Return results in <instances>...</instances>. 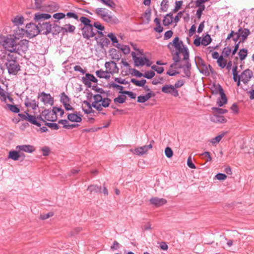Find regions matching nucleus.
Masks as SVG:
<instances>
[{
    "label": "nucleus",
    "instance_id": "1",
    "mask_svg": "<svg viewBox=\"0 0 254 254\" xmlns=\"http://www.w3.org/2000/svg\"><path fill=\"white\" fill-rule=\"evenodd\" d=\"M95 12L99 17L107 23L117 24L119 22L118 19L106 8H97L95 9Z\"/></svg>",
    "mask_w": 254,
    "mask_h": 254
},
{
    "label": "nucleus",
    "instance_id": "2",
    "mask_svg": "<svg viewBox=\"0 0 254 254\" xmlns=\"http://www.w3.org/2000/svg\"><path fill=\"white\" fill-rule=\"evenodd\" d=\"M168 48L172 49L175 48L177 52H181L184 56V60H188L189 58V52L188 48L184 47L182 41L179 40V38L176 37L174 38L172 42H170L168 44Z\"/></svg>",
    "mask_w": 254,
    "mask_h": 254
},
{
    "label": "nucleus",
    "instance_id": "3",
    "mask_svg": "<svg viewBox=\"0 0 254 254\" xmlns=\"http://www.w3.org/2000/svg\"><path fill=\"white\" fill-rule=\"evenodd\" d=\"M94 101L92 104V106L98 111H101L103 107H108L111 102V100L108 98H103L100 94L94 95Z\"/></svg>",
    "mask_w": 254,
    "mask_h": 254
},
{
    "label": "nucleus",
    "instance_id": "4",
    "mask_svg": "<svg viewBox=\"0 0 254 254\" xmlns=\"http://www.w3.org/2000/svg\"><path fill=\"white\" fill-rule=\"evenodd\" d=\"M0 44L9 52L14 53L15 50L16 44L15 39L11 36L7 37L0 36Z\"/></svg>",
    "mask_w": 254,
    "mask_h": 254
},
{
    "label": "nucleus",
    "instance_id": "5",
    "mask_svg": "<svg viewBox=\"0 0 254 254\" xmlns=\"http://www.w3.org/2000/svg\"><path fill=\"white\" fill-rule=\"evenodd\" d=\"M139 53H136L134 52H131V56L134 61V64L136 66H143L146 65L149 66L151 64L150 61L144 57L139 56Z\"/></svg>",
    "mask_w": 254,
    "mask_h": 254
},
{
    "label": "nucleus",
    "instance_id": "6",
    "mask_svg": "<svg viewBox=\"0 0 254 254\" xmlns=\"http://www.w3.org/2000/svg\"><path fill=\"white\" fill-rule=\"evenodd\" d=\"M153 142L154 141L152 140L148 145L137 147L134 149H130L129 151L134 155L142 156L147 154L148 150L152 148V144L151 143Z\"/></svg>",
    "mask_w": 254,
    "mask_h": 254
},
{
    "label": "nucleus",
    "instance_id": "7",
    "mask_svg": "<svg viewBox=\"0 0 254 254\" xmlns=\"http://www.w3.org/2000/svg\"><path fill=\"white\" fill-rule=\"evenodd\" d=\"M25 31L27 37L29 38L36 36L40 33L39 26L34 23L27 24Z\"/></svg>",
    "mask_w": 254,
    "mask_h": 254
},
{
    "label": "nucleus",
    "instance_id": "8",
    "mask_svg": "<svg viewBox=\"0 0 254 254\" xmlns=\"http://www.w3.org/2000/svg\"><path fill=\"white\" fill-rule=\"evenodd\" d=\"M28 40H21L18 44H16L15 50H14V53L20 55L25 53L28 49Z\"/></svg>",
    "mask_w": 254,
    "mask_h": 254
},
{
    "label": "nucleus",
    "instance_id": "9",
    "mask_svg": "<svg viewBox=\"0 0 254 254\" xmlns=\"http://www.w3.org/2000/svg\"><path fill=\"white\" fill-rule=\"evenodd\" d=\"M38 98L40 99L41 101L45 105H52L53 104L54 99L50 94L43 92L39 94Z\"/></svg>",
    "mask_w": 254,
    "mask_h": 254
},
{
    "label": "nucleus",
    "instance_id": "10",
    "mask_svg": "<svg viewBox=\"0 0 254 254\" xmlns=\"http://www.w3.org/2000/svg\"><path fill=\"white\" fill-rule=\"evenodd\" d=\"M162 92L166 94H170L174 97H177L179 95L178 91L175 88V87L171 84H165L161 89Z\"/></svg>",
    "mask_w": 254,
    "mask_h": 254
},
{
    "label": "nucleus",
    "instance_id": "11",
    "mask_svg": "<svg viewBox=\"0 0 254 254\" xmlns=\"http://www.w3.org/2000/svg\"><path fill=\"white\" fill-rule=\"evenodd\" d=\"M106 67V70L110 75L118 73L119 68L118 67L117 64L114 62H107L105 64Z\"/></svg>",
    "mask_w": 254,
    "mask_h": 254
},
{
    "label": "nucleus",
    "instance_id": "12",
    "mask_svg": "<svg viewBox=\"0 0 254 254\" xmlns=\"http://www.w3.org/2000/svg\"><path fill=\"white\" fill-rule=\"evenodd\" d=\"M5 65L9 74L15 75L20 70L19 65L14 61L7 62L5 63Z\"/></svg>",
    "mask_w": 254,
    "mask_h": 254
},
{
    "label": "nucleus",
    "instance_id": "13",
    "mask_svg": "<svg viewBox=\"0 0 254 254\" xmlns=\"http://www.w3.org/2000/svg\"><path fill=\"white\" fill-rule=\"evenodd\" d=\"M253 75V71L249 69H247L243 71L239 77L245 84H247L251 79Z\"/></svg>",
    "mask_w": 254,
    "mask_h": 254
},
{
    "label": "nucleus",
    "instance_id": "14",
    "mask_svg": "<svg viewBox=\"0 0 254 254\" xmlns=\"http://www.w3.org/2000/svg\"><path fill=\"white\" fill-rule=\"evenodd\" d=\"M82 34L83 37L86 39H89L95 35L93 31V26H84L82 28Z\"/></svg>",
    "mask_w": 254,
    "mask_h": 254
},
{
    "label": "nucleus",
    "instance_id": "15",
    "mask_svg": "<svg viewBox=\"0 0 254 254\" xmlns=\"http://www.w3.org/2000/svg\"><path fill=\"white\" fill-rule=\"evenodd\" d=\"M42 117H44V119L48 121L54 122L57 120V115L54 111V110H45L42 113Z\"/></svg>",
    "mask_w": 254,
    "mask_h": 254
},
{
    "label": "nucleus",
    "instance_id": "16",
    "mask_svg": "<svg viewBox=\"0 0 254 254\" xmlns=\"http://www.w3.org/2000/svg\"><path fill=\"white\" fill-rule=\"evenodd\" d=\"M216 87L218 88V92H219V94L221 96L220 99L218 100L217 103L219 107H222L227 103V99L221 86L218 85Z\"/></svg>",
    "mask_w": 254,
    "mask_h": 254
},
{
    "label": "nucleus",
    "instance_id": "17",
    "mask_svg": "<svg viewBox=\"0 0 254 254\" xmlns=\"http://www.w3.org/2000/svg\"><path fill=\"white\" fill-rule=\"evenodd\" d=\"M39 32L43 34H48L51 32L52 25L48 22H39Z\"/></svg>",
    "mask_w": 254,
    "mask_h": 254
},
{
    "label": "nucleus",
    "instance_id": "18",
    "mask_svg": "<svg viewBox=\"0 0 254 254\" xmlns=\"http://www.w3.org/2000/svg\"><path fill=\"white\" fill-rule=\"evenodd\" d=\"M61 101L66 110H71L72 109V107L70 105V99L64 92L61 94Z\"/></svg>",
    "mask_w": 254,
    "mask_h": 254
},
{
    "label": "nucleus",
    "instance_id": "19",
    "mask_svg": "<svg viewBox=\"0 0 254 254\" xmlns=\"http://www.w3.org/2000/svg\"><path fill=\"white\" fill-rule=\"evenodd\" d=\"M16 149L18 151H22L29 153H33L35 150L34 146L30 144L17 145L16 147Z\"/></svg>",
    "mask_w": 254,
    "mask_h": 254
},
{
    "label": "nucleus",
    "instance_id": "20",
    "mask_svg": "<svg viewBox=\"0 0 254 254\" xmlns=\"http://www.w3.org/2000/svg\"><path fill=\"white\" fill-rule=\"evenodd\" d=\"M151 204L156 207H160L166 203L167 200L163 198L152 197L150 199Z\"/></svg>",
    "mask_w": 254,
    "mask_h": 254
},
{
    "label": "nucleus",
    "instance_id": "21",
    "mask_svg": "<svg viewBox=\"0 0 254 254\" xmlns=\"http://www.w3.org/2000/svg\"><path fill=\"white\" fill-rule=\"evenodd\" d=\"M82 116L77 112L69 114L67 115V119L72 122L79 123L82 121Z\"/></svg>",
    "mask_w": 254,
    "mask_h": 254
},
{
    "label": "nucleus",
    "instance_id": "22",
    "mask_svg": "<svg viewBox=\"0 0 254 254\" xmlns=\"http://www.w3.org/2000/svg\"><path fill=\"white\" fill-rule=\"evenodd\" d=\"M25 35H26V31L25 30L22 28L17 27L16 29L14 30V34L11 36L16 40L22 38Z\"/></svg>",
    "mask_w": 254,
    "mask_h": 254
},
{
    "label": "nucleus",
    "instance_id": "23",
    "mask_svg": "<svg viewBox=\"0 0 254 254\" xmlns=\"http://www.w3.org/2000/svg\"><path fill=\"white\" fill-rule=\"evenodd\" d=\"M24 104L27 108H31L33 110H35L38 107V104L35 100H32L26 98L25 100Z\"/></svg>",
    "mask_w": 254,
    "mask_h": 254
},
{
    "label": "nucleus",
    "instance_id": "24",
    "mask_svg": "<svg viewBox=\"0 0 254 254\" xmlns=\"http://www.w3.org/2000/svg\"><path fill=\"white\" fill-rule=\"evenodd\" d=\"M0 99L2 101L4 102L5 103H7L8 102L10 103L13 102V99L11 98L8 95V93H6L3 89L0 90Z\"/></svg>",
    "mask_w": 254,
    "mask_h": 254
},
{
    "label": "nucleus",
    "instance_id": "25",
    "mask_svg": "<svg viewBox=\"0 0 254 254\" xmlns=\"http://www.w3.org/2000/svg\"><path fill=\"white\" fill-rule=\"evenodd\" d=\"M82 80L85 84H91V82H93L94 83H96L97 82V79L95 77V76L89 73H86L85 77L82 78Z\"/></svg>",
    "mask_w": 254,
    "mask_h": 254
},
{
    "label": "nucleus",
    "instance_id": "26",
    "mask_svg": "<svg viewBox=\"0 0 254 254\" xmlns=\"http://www.w3.org/2000/svg\"><path fill=\"white\" fill-rule=\"evenodd\" d=\"M51 15L47 13H37L35 14L34 19L35 20L41 22L42 20L48 19L51 18Z\"/></svg>",
    "mask_w": 254,
    "mask_h": 254
},
{
    "label": "nucleus",
    "instance_id": "27",
    "mask_svg": "<svg viewBox=\"0 0 254 254\" xmlns=\"http://www.w3.org/2000/svg\"><path fill=\"white\" fill-rule=\"evenodd\" d=\"M58 28L59 30L63 33L73 32L75 29V26L70 24H65L63 27H59Z\"/></svg>",
    "mask_w": 254,
    "mask_h": 254
},
{
    "label": "nucleus",
    "instance_id": "28",
    "mask_svg": "<svg viewBox=\"0 0 254 254\" xmlns=\"http://www.w3.org/2000/svg\"><path fill=\"white\" fill-rule=\"evenodd\" d=\"M15 53H5L1 57L3 60H5L7 61V62H11L12 61L15 62L16 59V57L15 56Z\"/></svg>",
    "mask_w": 254,
    "mask_h": 254
},
{
    "label": "nucleus",
    "instance_id": "29",
    "mask_svg": "<svg viewBox=\"0 0 254 254\" xmlns=\"http://www.w3.org/2000/svg\"><path fill=\"white\" fill-rule=\"evenodd\" d=\"M185 64L184 65H179L180 68H183L184 69V75L183 76H186L187 77H189L190 74V64H189V63L188 62V60H185Z\"/></svg>",
    "mask_w": 254,
    "mask_h": 254
},
{
    "label": "nucleus",
    "instance_id": "30",
    "mask_svg": "<svg viewBox=\"0 0 254 254\" xmlns=\"http://www.w3.org/2000/svg\"><path fill=\"white\" fill-rule=\"evenodd\" d=\"M197 66L200 72L206 75L209 74V68L202 61H201V63L197 65Z\"/></svg>",
    "mask_w": 254,
    "mask_h": 254
},
{
    "label": "nucleus",
    "instance_id": "31",
    "mask_svg": "<svg viewBox=\"0 0 254 254\" xmlns=\"http://www.w3.org/2000/svg\"><path fill=\"white\" fill-rule=\"evenodd\" d=\"M96 75L100 78H105L106 79H109L111 76L107 72L106 70L104 71L102 69L97 70L96 71Z\"/></svg>",
    "mask_w": 254,
    "mask_h": 254
},
{
    "label": "nucleus",
    "instance_id": "32",
    "mask_svg": "<svg viewBox=\"0 0 254 254\" xmlns=\"http://www.w3.org/2000/svg\"><path fill=\"white\" fill-rule=\"evenodd\" d=\"M20 154L16 150L10 151L8 153V158L14 161L18 160L20 158Z\"/></svg>",
    "mask_w": 254,
    "mask_h": 254
},
{
    "label": "nucleus",
    "instance_id": "33",
    "mask_svg": "<svg viewBox=\"0 0 254 254\" xmlns=\"http://www.w3.org/2000/svg\"><path fill=\"white\" fill-rule=\"evenodd\" d=\"M24 18L23 16L17 15L11 19V21L16 26L22 25L23 23Z\"/></svg>",
    "mask_w": 254,
    "mask_h": 254
},
{
    "label": "nucleus",
    "instance_id": "34",
    "mask_svg": "<svg viewBox=\"0 0 254 254\" xmlns=\"http://www.w3.org/2000/svg\"><path fill=\"white\" fill-rule=\"evenodd\" d=\"M116 48L120 49L125 55H127L130 52V48L127 45L120 44L116 46Z\"/></svg>",
    "mask_w": 254,
    "mask_h": 254
},
{
    "label": "nucleus",
    "instance_id": "35",
    "mask_svg": "<svg viewBox=\"0 0 254 254\" xmlns=\"http://www.w3.org/2000/svg\"><path fill=\"white\" fill-rule=\"evenodd\" d=\"M238 33L240 36L241 39L244 41L247 39V37L250 34V31L248 29H244L242 30L240 29L239 33Z\"/></svg>",
    "mask_w": 254,
    "mask_h": 254
},
{
    "label": "nucleus",
    "instance_id": "36",
    "mask_svg": "<svg viewBox=\"0 0 254 254\" xmlns=\"http://www.w3.org/2000/svg\"><path fill=\"white\" fill-rule=\"evenodd\" d=\"M27 121L37 127H40L41 126V124L37 122V119L34 116L29 115Z\"/></svg>",
    "mask_w": 254,
    "mask_h": 254
},
{
    "label": "nucleus",
    "instance_id": "37",
    "mask_svg": "<svg viewBox=\"0 0 254 254\" xmlns=\"http://www.w3.org/2000/svg\"><path fill=\"white\" fill-rule=\"evenodd\" d=\"M107 37L111 39L113 46L116 47V46L118 44H120L118 43V40L117 37L115 34H114L113 33H110L107 35Z\"/></svg>",
    "mask_w": 254,
    "mask_h": 254
},
{
    "label": "nucleus",
    "instance_id": "38",
    "mask_svg": "<svg viewBox=\"0 0 254 254\" xmlns=\"http://www.w3.org/2000/svg\"><path fill=\"white\" fill-rule=\"evenodd\" d=\"M201 40V45H202L204 46H206L211 43V38L209 35L207 34L204 37H203Z\"/></svg>",
    "mask_w": 254,
    "mask_h": 254
},
{
    "label": "nucleus",
    "instance_id": "39",
    "mask_svg": "<svg viewBox=\"0 0 254 254\" xmlns=\"http://www.w3.org/2000/svg\"><path fill=\"white\" fill-rule=\"evenodd\" d=\"M131 82L136 86L142 87L144 86L145 84L146 83V80L145 79L137 80L134 78H132L131 79Z\"/></svg>",
    "mask_w": 254,
    "mask_h": 254
},
{
    "label": "nucleus",
    "instance_id": "40",
    "mask_svg": "<svg viewBox=\"0 0 254 254\" xmlns=\"http://www.w3.org/2000/svg\"><path fill=\"white\" fill-rule=\"evenodd\" d=\"M151 93H148L144 96H139L137 98V102L139 103H144L151 98Z\"/></svg>",
    "mask_w": 254,
    "mask_h": 254
},
{
    "label": "nucleus",
    "instance_id": "41",
    "mask_svg": "<svg viewBox=\"0 0 254 254\" xmlns=\"http://www.w3.org/2000/svg\"><path fill=\"white\" fill-rule=\"evenodd\" d=\"M226 132H224L216 136L215 137L211 139L210 142L213 144H216L220 142L222 137L225 135Z\"/></svg>",
    "mask_w": 254,
    "mask_h": 254
},
{
    "label": "nucleus",
    "instance_id": "42",
    "mask_svg": "<svg viewBox=\"0 0 254 254\" xmlns=\"http://www.w3.org/2000/svg\"><path fill=\"white\" fill-rule=\"evenodd\" d=\"M172 22V16L169 14H167L163 20V23L165 26H168Z\"/></svg>",
    "mask_w": 254,
    "mask_h": 254
},
{
    "label": "nucleus",
    "instance_id": "43",
    "mask_svg": "<svg viewBox=\"0 0 254 254\" xmlns=\"http://www.w3.org/2000/svg\"><path fill=\"white\" fill-rule=\"evenodd\" d=\"M240 59L241 61L244 60L248 55V50L246 49H242L240 50L238 53Z\"/></svg>",
    "mask_w": 254,
    "mask_h": 254
},
{
    "label": "nucleus",
    "instance_id": "44",
    "mask_svg": "<svg viewBox=\"0 0 254 254\" xmlns=\"http://www.w3.org/2000/svg\"><path fill=\"white\" fill-rule=\"evenodd\" d=\"M102 3L109 7L113 9L116 7V4L111 0H100Z\"/></svg>",
    "mask_w": 254,
    "mask_h": 254
},
{
    "label": "nucleus",
    "instance_id": "45",
    "mask_svg": "<svg viewBox=\"0 0 254 254\" xmlns=\"http://www.w3.org/2000/svg\"><path fill=\"white\" fill-rule=\"evenodd\" d=\"M217 62L219 66L222 68H224L226 65L227 61L222 56H220V58H218Z\"/></svg>",
    "mask_w": 254,
    "mask_h": 254
},
{
    "label": "nucleus",
    "instance_id": "46",
    "mask_svg": "<svg viewBox=\"0 0 254 254\" xmlns=\"http://www.w3.org/2000/svg\"><path fill=\"white\" fill-rule=\"evenodd\" d=\"M68 122L66 120H61L59 121V123L62 125H64V127L65 128H70L72 127H75L76 125H72L70 126L67 125Z\"/></svg>",
    "mask_w": 254,
    "mask_h": 254
},
{
    "label": "nucleus",
    "instance_id": "47",
    "mask_svg": "<svg viewBox=\"0 0 254 254\" xmlns=\"http://www.w3.org/2000/svg\"><path fill=\"white\" fill-rule=\"evenodd\" d=\"M80 21L84 25V26H93L90 24V20L87 17L82 16L80 18Z\"/></svg>",
    "mask_w": 254,
    "mask_h": 254
},
{
    "label": "nucleus",
    "instance_id": "48",
    "mask_svg": "<svg viewBox=\"0 0 254 254\" xmlns=\"http://www.w3.org/2000/svg\"><path fill=\"white\" fill-rule=\"evenodd\" d=\"M212 110L215 113L218 114H224L228 111L226 109L216 107L212 108Z\"/></svg>",
    "mask_w": 254,
    "mask_h": 254
},
{
    "label": "nucleus",
    "instance_id": "49",
    "mask_svg": "<svg viewBox=\"0 0 254 254\" xmlns=\"http://www.w3.org/2000/svg\"><path fill=\"white\" fill-rule=\"evenodd\" d=\"M53 109L55 113V115H57V118L58 117V116L62 117L64 114V111L60 108L54 107Z\"/></svg>",
    "mask_w": 254,
    "mask_h": 254
},
{
    "label": "nucleus",
    "instance_id": "50",
    "mask_svg": "<svg viewBox=\"0 0 254 254\" xmlns=\"http://www.w3.org/2000/svg\"><path fill=\"white\" fill-rule=\"evenodd\" d=\"M100 190V188L97 185H91L88 188V190H89L90 193L99 191Z\"/></svg>",
    "mask_w": 254,
    "mask_h": 254
},
{
    "label": "nucleus",
    "instance_id": "51",
    "mask_svg": "<svg viewBox=\"0 0 254 254\" xmlns=\"http://www.w3.org/2000/svg\"><path fill=\"white\" fill-rule=\"evenodd\" d=\"M8 108L12 112L17 113L19 112V109L15 106L7 104L6 105Z\"/></svg>",
    "mask_w": 254,
    "mask_h": 254
},
{
    "label": "nucleus",
    "instance_id": "52",
    "mask_svg": "<svg viewBox=\"0 0 254 254\" xmlns=\"http://www.w3.org/2000/svg\"><path fill=\"white\" fill-rule=\"evenodd\" d=\"M196 6L198 7V9L196 11V15L198 18H200L201 17L202 11L205 9V5Z\"/></svg>",
    "mask_w": 254,
    "mask_h": 254
},
{
    "label": "nucleus",
    "instance_id": "53",
    "mask_svg": "<svg viewBox=\"0 0 254 254\" xmlns=\"http://www.w3.org/2000/svg\"><path fill=\"white\" fill-rule=\"evenodd\" d=\"M165 155L168 158H170L172 157V156L173 155V152L170 147H167L165 149Z\"/></svg>",
    "mask_w": 254,
    "mask_h": 254
},
{
    "label": "nucleus",
    "instance_id": "54",
    "mask_svg": "<svg viewBox=\"0 0 254 254\" xmlns=\"http://www.w3.org/2000/svg\"><path fill=\"white\" fill-rule=\"evenodd\" d=\"M155 72L153 71H148L145 72L143 74V77L147 78V79H151L155 75Z\"/></svg>",
    "mask_w": 254,
    "mask_h": 254
},
{
    "label": "nucleus",
    "instance_id": "55",
    "mask_svg": "<svg viewBox=\"0 0 254 254\" xmlns=\"http://www.w3.org/2000/svg\"><path fill=\"white\" fill-rule=\"evenodd\" d=\"M201 156L203 158L206 159V162H210L211 161L212 158L210 155V153L208 151H205L201 154Z\"/></svg>",
    "mask_w": 254,
    "mask_h": 254
},
{
    "label": "nucleus",
    "instance_id": "56",
    "mask_svg": "<svg viewBox=\"0 0 254 254\" xmlns=\"http://www.w3.org/2000/svg\"><path fill=\"white\" fill-rule=\"evenodd\" d=\"M110 53L112 59L118 60L120 59V56L117 54V52L116 49H112L110 51Z\"/></svg>",
    "mask_w": 254,
    "mask_h": 254
},
{
    "label": "nucleus",
    "instance_id": "57",
    "mask_svg": "<svg viewBox=\"0 0 254 254\" xmlns=\"http://www.w3.org/2000/svg\"><path fill=\"white\" fill-rule=\"evenodd\" d=\"M111 86L112 87H113L118 90H119L120 91L119 92L121 93H123V92H124V91H123L124 87L122 86L119 85L115 83H111Z\"/></svg>",
    "mask_w": 254,
    "mask_h": 254
},
{
    "label": "nucleus",
    "instance_id": "58",
    "mask_svg": "<svg viewBox=\"0 0 254 254\" xmlns=\"http://www.w3.org/2000/svg\"><path fill=\"white\" fill-rule=\"evenodd\" d=\"M126 97L124 95H120L114 99L115 102H118L119 103H123L126 101Z\"/></svg>",
    "mask_w": 254,
    "mask_h": 254
},
{
    "label": "nucleus",
    "instance_id": "59",
    "mask_svg": "<svg viewBox=\"0 0 254 254\" xmlns=\"http://www.w3.org/2000/svg\"><path fill=\"white\" fill-rule=\"evenodd\" d=\"M53 215H54L53 212H50L47 214H41L40 216V218L42 220H45V219H47L53 216Z\"/></svg>",
    "mask_w": 254,
    "mask_h": 254
},
{
    "label": "nucleus",
    "instance_id": "60",
    "mask_svg": "<svg viewBox=\"0 0 254 254\" xmlns=\"http://www.w3.org/2000/svg\"><path fill=\"white\" fill-rule=\"evenodd\" d=\"M168 0H163L161 3V8L162 10L166 11L168 8Z\"/></svg>",
    "mask_w": 254,
    "mask_h": 254
},
{
    "label": "nucleus",
    "instance_id": "61",
    "mask_svg": "<svg viewBox=\"0 0 254 254\" xmlns=\"http://www.w3.org/2000/svg\"><path fill=\"white\" fill-rule=\"evenodd\" d=\"M152 69L155 70L158 73L160 74L162 73L164 69L163 67L157 66L156 65H153L151 66Z\"/></svg>",
    "mask_w": 254,
    "mask_h": 254
},
{
    "label": "nucleus",
    "instance_id": "62",
    "mask_svg": "<svg viewBox=\"0 0 254 254\" xmlns=\"http://www.w3.org/2000/svg\"><path fill=\"white\" fill-rule=\"evenodd\" d=\"M42 151L43 152V155L44 156H47L49 155L50 152V149L48 146H44L41 149Z\"/></svg>",
    "mask_w": 254,
    "mask_h": 254
},
{
    "label": "nucleus",
    "instance_id": "63",
    "mask_svg": "<svg viewBox=\"0 0 254 254\" xmlns=\"http://www.w3.org/2000/svg\"><path fill=\"white\" fill-rule=\"evenodd\" d=\"M232 71H233V79L235 81H236L238 80L239 76L238 75L237 67L236 66L233 68Z\"/></svg>",
    "mask_w": 254,
    "mask_h": 254
},
{
    "label": "nucleus",
    "instance_id": "64",
    "mask_svg": "<svg viewBox=\"0 0 254 254\" xmlns=\"http://www.w3.org/2000/svg\"><path fill=\"white\" fill-rule=\"evenodd\" d=\"M184 81L181 79L177 81L173 86L175 87V88L177 89V88L181 87L183 85H184Z\"/></svg>",
    "mask_w": 254,
    "mask_h": 254
}]
</instances>
